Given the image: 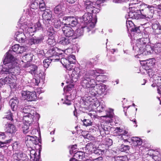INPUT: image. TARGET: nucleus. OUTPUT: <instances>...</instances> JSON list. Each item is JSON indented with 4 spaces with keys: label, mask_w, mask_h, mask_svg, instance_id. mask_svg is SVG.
<instances>
[{
    "label": "nucleus",
    "mask_w": 161,
    "mask_h": 161,
    "mask_svg": "<svg viewBox=\"0 0 161 161\" xmlns=\"http://www.w3.org/2000/svg\"><path fill=\"white\" fill-rule=\"evenodd\" d=\"M19 45L16 44L13 46L12 50H9L4 55L3 65L2 69L0 71V75L15 73L17 72V70L19 71L20 69L17 66V63L15 61V58L13 56L14 53H17L19 49Z\"/></svg>",
    "instance_id": "f257e3e1"
},
{
    "label": "nucleus",
    "mask_w": 161,
    "mask_h": 161,
    "mask_svg": "<svg viewBox=\"0 0 161 161\" xmlns=\"http://www.w3.org/2000/svg\"><path fill=\"white\" fill-rule=\"evenodd\" d=\"M104 70L99 69L96 70H92L86 73H85V71L84 70L79 71L78 73H77L74 71L71 74L72 79H71V78H70L69 79L66 80V82L68 84L72 83L75 81V79L77 80L80 78L81 75H82V77L83 78H85V76H86L89 77L90 79H95L94 78H93L92 77H95L97 75H98L97 74H103L104 73Z\"/></svg>",
    "instance_id": "f03ea898"
},
{
    "label": "nucleus",
    "mask_w": 161,
    "mask_h": 161,
    "mask_svg": "<svg viewBox=\"0 0 161 161\" xmlns=\"http://www.w3.org/2000/svg\"><path fill=\"white\" fill-rule=\"evenodd\" d=\"M150 42L148 38L143 37L137 40L136 49L137 51L138 54L147 55L151 53L153 49L149 44Z\"/></svg>",
    "instance_id": "7ed1b4c3"
},
{
    "label": "nucleus",
    "mask_w": 161,
    "mask_h": 161,
    "mask_svg": "<svg viewBox=\"0 0 161 161\" xmlns=\"http://www.w3.org/2000/svg\"><path fill=\"white\" fill-rule=\"evenodd\" d=\"M96 83L95 79H90L86 76L85 78L82 77L80 81L81 86L87 90L88 95L92 97L98 94L97 90L95 88Z\"/></svg>",
    "instance_id": "20e7f679"
},
{
    "label": "nucleus",
    "mask_w": 161,
    "mask_h": 161,
    "mask_svg": "<svg viewBox=\"0 0 161 161\" xmlns=\"http://www.w3.org/2000/svg\"><path fill=\"white\" fill-rule=\"evenodd\" d=\"M39 118V114L36 112H35L34 114H32V115L27 114L24 115L23 119L25 124L23 128V131L24 134H26L30 131V128H31L30 125L32 124V122L38 121Z\"/></svg>",
    "instance_id": "39448f33"
},
{
    "label": "nucleus",
    "mask_w": 161,
    "mask_h": 161,
    "mask_svg": "<svg viewBox=\"0 0 161 161\" xmlns=\"http://www.w3.org/2000/svg\"><path fill=\"white\" fill-rule=\"evenodd\" d=\"M151 7L150 6H148L147 8L145 9V12L142 13L141 12V14H139L136 13L132 11L130 12L128 14L126 15L125 17L127 19H138L139 17L141 18L145 19L148 21L152 17L151 11L149 8Z\"/></svg>",
    "instance_id": "423d86ee"
},
{
    "label": "nucleus",
    "mask_w": 161,
    "mask_h": 161,
    "mask_svg": "<svg viewBox=\"0 0 161 161\" xmlns=\"http://www.w3.org/2000/svg\"><path fill=\"white\" fill-rule=\"evenodd\" d=\"M96 3L92 2L89 0L86 1L85 3L86 10L87 13L97 14L100 11L99 4H100V2Z\"/></svg>",
    "instance_id": "0eeeda50"
},
{
    "label": "nucleus",
    "mask_w": 161,
    "mask_h": 161,
    "mask_svg": "<svg viewBox=\"0 0 161 161\" xmlns=\"http://www.w3.org/2000/svg\"><path fill=\"white\" fill-rule=\"evenodd\" d=\"M62 30L65 36L71 39L75 38V33L71 27L68 25H64L62 27Z\"/></svg>",
    "instance_id": "6e6552de"
},
{
    "label": "nucleus",
    "mask_w": 161,
    "mask_h": 161,
    "mask_svg": "<svg viewBox=\"0 0 161 161\" xmlns=\"http://www.w3.org/2000/svg\"><path fill=\"white\" fill-rule=\"evenodd\" d=\"M63 23L64 25H69L73 27L75 26L78 24L77 20L73 16H65L63 18Z\"/></svg>",
    "instance_id": "1a4fd4ad"
},
{
    "label": "nucleus",
    "mask_w": 161,
    "mask_h": 161,
    "mask_svg": "<svg viewBox=\"0 0 161 161\" xmlns=\"http://www.w3.org/2000/svg\"><path fill=\"white\" fill-rule=\"evenodd\" d=\"M24 98L28 99L29 101H35L37 98L36 93L35 92L22 91L21 92Z\"/></svg>",
    "instance_id": "9d476101"
},
{
    "label": "nucleus",
    "mask_w": 161,
    "mask_h": 161,
    "mask_svg": "<svg viewBox=\"0 0 161 161\" xmlns=\"http://www.w3.org/2000/svg\"><path fill=\"white\" fill-rule=\"evenodd\" d=\"M52 17V13L49 11H45L42 14V17L44 24L47 27L50 25L52 22L51 18Z\"/></svg>",
    "instance_id": "9b49d317"
},
{
    "label": "nucleus",
    "mask_w": 161,
    "mask_h": 161,
    "mask_svg": "<svg viewBox=\"0 0 161 161\" xmlns=\"http://www.w3.org/2000/svg\"><path fill=\"white\" fill-rule=\"evenodd\" d=\"M126 26L128 31L138 33L140 32V27H136L133 22L130 20H127Z\"/></svg>",
    "instance_id": "f8f14e48"
},
{
    "label": "nucleus",
    "mask_w": 161,
    "mask_h": 161,
    "mask_svg": "<svg viewBox=\"0 0 161 161\" xmlns=\"http://www.w3.org/2000/svg\"><path fill=\"white\" fill-rule=\"evenodd\" d=\"M54 13L59 18L65 15V8L61 5L56 6L53 9Z\"/></svg>",
    "instance_id": "ddd939ff"
},
{
    "label": "nucleus",
    "mask_w": 161,
    "mask_h": 161,
    "mask_svg": "<svg viewBox=\"0 0 161 161\" xmlns=\"http://www.w3.org/2000/svg\"><path fill=\"white\" fill-rule=\"evenodd\" d=\"M155 59L153 58L149 59L142 61L141 62V64L143 66L145 67L146 69H149L152 68V67L155 64Z\"/></svg>",
    "instance_id": "4468645a"
},
{
    "label": "nucleus",
    "mask_w": 161,
    "mask_h": 161,
    "mask_svg": "<svg viewBox=\"0 0 161 161\" xmlns=\"http://www.w3.org/2000/svg\"><path fill=\"white\" fill-rule=\"evenodd\" d=\"M44 39V36L41 35L39 37H32L30 38L29 40V42L30 44L31 45L38 44L41 43Z\"/></svg>",
    "instance_id": "2eb2a0df"
},
{
    "label": "nucleus",
    "mask_w": 161,
    "mask_h": 161,
    "mask_svg": "<svg viewBox=\"0 0 161 161\" xmlns=\"http://www.w3.org/2000/svg\"><path fill=\"white\" fill-rule=\"evenodd\" d=\"M153 29L152 33L154 35H158L161 33V25L158 22L153 23L152 25Z\"/></svg>",
    "instance_id": "dca6fc26"
},
{
    "label": "nucleus",
    "mask_w": 161,
    "mask_h": 161,
    "mask_svg": "<svg viewBox=\"0 0 161 161\" xmlns=\"http://www.w3.org/2000/svg\"><path fill=\"white\" fill-rule=\"evenodd\" d=\"M95 88L97 90L98 94L100 95L105 94L107 91V87L106 85L103 84H97L96 83Z\"/></svg>",
    "instance_id": "f3484780"
},
{
    "label": "nucleus",
    "mask_w": 161,
    "mask_h": 161,
    "mask_svg": "<svg viewBox=\"0 0 161 161\" xmlns=\"http://www.w3.org/2000/svg\"><path fill=\"white\" fill-rule=\"evenodd\" d=\"M72 39L67 37H61L58 39V42L59 44L63 45H67L71 44Z\"/></svg>",
    "instance_id": "a211bd4d"
},
{
    "label": "nucleus",
    "mask_w": 161,
    "mask_h": 161,
    "mask_svg": "<svg viewBox=\"0 0 161 161\" xmlns=\"http://www.w3.org/2000/svg\"><path fill=\"white\" fill-rule=\"evenodd\" d=\"M5 125L7 126L6 131L8 133L13 134L16 131L15 126L13 124H10L9 121L7 122V124Z\"/></svg>",
    "instance_id": "6ab92c4d"
},
{
    "label": "nucleus",
    "mask_w": 161,
    "mask_h": 161,
    "mask_svg": "<svg viewBox=\"0 0 161 161\" xmlns=\"http://www.w3.org/2000/svg\"><path fill=\"white\" fill-rule=\"evenodd\" d=\"M37 153L35 150H32L30 151L29 156L31 161H39L40 158V153L39 152V155L36 156Z\"/></svg>",
    "instance_id": "aec40b11"
},
{
    "label": "nucleus",
    "mask_w": 161,
    "mask_h": 161,
    "mask_svg": "<svg viewBox=\"0 0 161 161\" xmlns=\"http://www.w3.org/2000/svg\"><path fill=\"white\" fill-rule=\"evenodd\" d=\"M14 158L15 160L19 161H27L28 158H27L28 157L25 154L19 153H15L14 155Z\"/></svg>",
    "instance_id": "412c9836"
},
{
    "label": "nucleus",
    "mask_w": 161,
    "mask_h": 161,
    "mask_svg": "<svg viewBox=\"0 0 161 161\" xmlns=\"http://www.w3.org/2000/svg\"><path fill=\"white\" fill-rule=\"evenodd\" d=\"M14 37L17 41L20 43L24 42L25 38V36L22 32H17L14 35Z\"/></svg>",
    "instance_id": "4be33fe9"
},
{
    "label": "nucleus",
    "mask_w": 161,
    "mask_h": 161,
    "mask_svg": "<svg viewBox=\"0 0 161 161\" xmlns=\"http://www.w3.org/2000/svg\"><path fill=\"white\" fill-rule=\"evenodd\" d=\"M19 103V100L17 98H12L9 101V104L12 111H14L16 110Z\"/></svg>",
    "instance_id": "5701e85b"
},
{
    "label": "nucleus",
    "mask_w": 161,
    "mask_h": 161,
    "mask_svg": "<svg viewBox=\"0 0 161 161\" xmlns=\"http://www.w3.org/2000/svg\"><path fill=\"white\" fill-rule=\"evenodd\" d=\"M13 78L11 76H8L5 77L4 78L0 79V87H1L3 85L5 84L11 83L13 82Z\"/></svg>",
    "instance_id": "b1692460"
},
{
    "label": "nucleus",
    "mask_w": 161,
    "mask_h": 161,
    "mask_svg": "<svg viewBox=\"0 0 161 161\" xmlns=\"http://www.w3.org/2000/svg\"><path fill=\"white\" fill-rule=\"evenodd\" d=\"M68 58L69 60L67 62L69 64L66 62V65L68 69L71 70L73 69L72 67H73V65L72 64H74V63L75 62L73 61V60H75V56L74 55H71L69 56Z\"/></svg>",
    "instance_id": "393cba45"
},
{
    "label": "nucleus",
    "mask_w": 161,
    "mask_h": 161,
    "mask_svg": "<svg viewBox=\"0 0 161 161\" xmlns=\"http://www.w3.org/2000/svg\"><path fill=\"white\" fill-rule=\"evenodd\" d=\"M57 49V48L53 47L48 50V53L49 58L53 57L54 58H56V57L62 54V53H59L56 52V49Z\"/></svg>",
    "instance_id": "a878e982"
},
{
    "label": "nucleus",
    "mask_w": 161,
    "mask_h": 161,
    "mask_svg": "<svg viewBox=\"0 0 161 161\" xmlns=\"http://www.w3.org/2000/svg\"><path fill=\"white\" fill-rule=\"evenodd\" d=\"M22 111L25 114V115L27 114L32 115V114H34L35 112H36L33 109V108L31 106L25 107L22 109Z\"/></svg>",
    "instance_id": "bb28decb"
},
{
    "label": "nucleus",
    "mask_w": 161,
    "mask_h": 161,
    "mask_svg": "<svg viewBox=\"0 0 161 161\" xmlns=\"http://www.w3.org/2000/svg\"><path fill=\"white\" fill-rule=\"evenodd\" d=\"M150 156L155 161H161V154L158 151H153Z\"/></svg>",
    "instance_id": "cd10ccee"
},
{
    "label": "nucleus",
    "mask_w": 161,
    "mask_h": 161,
    "mask_svg": "<svg viewBox=\"0 0 161 161\" xmlns=\"http://www.w3.org/2000/svg\"><path fill=\"white\" fill-rule=\"evenodd\" d=\"M97 21V19L95 18L94 19L92 20V21H89L88 23L85 24V25H86L88 32H89L94 27Z\"/></svg>",
    "instance_id": "c85d7f7f"
},
{
    "label": "nucleus",
    "mask_w": 161,
    "mask_h": 161,
    "mask_svg": "<svg viewBox=\"0 0 161 161\" xmlns=\"http://www.w3.org/2000/svg\"><path fill=\"white\" fill-rule=\"evenodd\" d=\"M92 14L91 13H86L82 16V22L85 24L88 23L89 21H92Z\"/></svg>",
    "instance_id": "c756f323"
},
{
    "label": "nucleus",
    "mask_w": 161,
    "mask_h": 161,
    "mask_svg": "<svg viewBox=\"0 0 161 161\" xmlns=\"http://www.w3.org/2000/svg\"><path fill=\"white\" fill-rule=\"evenodd\" d=\"M24 31L25 32L27 36L29 35L30 36H32L34 35L33 33L36 31V30L35 29L33 26H32L26 27Z\"/></svg>",
    "instance_id": "7c9ffc66"
},
{
    "label": "nucleus",
    "mask_w": 161,
    "mask_h": 161,
    "mask_svg": "<svg viewBox=\"0 0 161 161\" xmlns=\"http://www.w3.org/2000/svg\"><path fill=\"white\" fill-rule=\"evenodd\" d=\"M4 119L3 123L5 124L7 120L11 121L13 120V115L10 110L5 113V115L3 118Z\"/></svg>",
    "instance_id": "2f4dec72"
},
{
    "label": "nucleus",
    "mask_w": 161,
    "mask_h": 161,
    "mask_svg": "<svg viewBox=\"0 0 161 161\" xmlns=\"http://www.w3.org/2000/svg\"><path fill=\"white\" fill-rule=\"evenodd\" d=\"M33 55L30 53L26 54L22 57V61L24 62H30L32 59Z\"/></svg>",
    "instance_id": "473e14b6"
},
{
    "label": "nucleus",
    "mask_w": 161,
    "mask_h": 161,
    "mask_svg": "<svg viewBox=\"0 0 161 161\" xmlns=\"http://www.w3.org/2000/svg\"><path fill=\"white\" fill-rule=\"evenodd\" d=\"M152 51H154L157 54H159L161 52V43H157L155 44Z\"/></svg>",
    "instance_id": "72a5a7b5"
},
{
    "label": "nucleus",
    "mask_w": 161,
    "mask_h": 161,
    "mask_svg": "<svg viewBox=\"0 0 161 161\" xmlns=\"http://www.w3.org/2000/svg\"><path fill=\"white\" fill-rule=\"evenodd\" d=\"M147 72V73L149 76L150 77L153 78L154 79H155V76H157L158 75H156L157 71V69H149Z\"/></svg>",
    "instance_id": "f704fd0d"
},
{
    "label": "nucleus",
    "mask_w": 161,
    "mask_h": 161,
    "mask_svg": "<svg viewBox=\"0 0 161 161\" xmlns=\"http://www.w3.org/2000/svg\"><path fill=\"white\" fill-rule=\"evenodd\" d=\"M29 69L30 70L29 71V73L32 75H36L37 74V67L35 65H31L29 66Z\"/></svg>",
    "instance_id": "c9c22d12"
},
{
    "label": "nucleus",
    "mask_w": 161,
    "mask_h": 161,
    "mask_svg": "<svg viewBox=\"0 0 161 161\" xmlns=\"http://www.w3.org/2000/svg\"><path fill=\"white\" fill-rule=\"evenodd\" d=\"M131 141L136 146H140L142 143V139L137 137H133L131 138Z\"/></svg>",
    "instance_id": "e433bc0d"
},
{
    "label": "nucleus",
    "mask_w": 161,
    "mask_h": 161,
    "mask_svg": "<svg viewBox=\"0 0 161 161\" xmlns=\"http://www.w3.org/2000/svg\"><path fill=\"white\" fill-rule=\"evenodd\" d=\"M74 158L77 159L81 160L84 157V154L82 152L78 151L74 153Z\"/></svg>",
    "instance_id": "4c0bfd02"
},
{
    "label": "nucleus",
    "mask_w": 161,
    "mask_h": 161,
    "mask_svg": "<svg viewBox=\"0 0 161 161\" xmlns=\"http://www.w3.org/2000/svg\"><path fill=\"white\" fill-rule=\"evenodd\" d=\"M150 29L149 27L145 28L143 31L142 33V37L148 38L149 41L150 39L149 37V36L150 35V34L149 32Z\"/></svg>",
    "instance_id": "58836bf2"
},
{
    "label": "nucleus",
    "mask_w": 161,
    "mask_h": 161,
    "mask_svg": "<svg viewBox=\"0 0 161 161\" xmlns=\"http://www.w3.org/2000/svg\"><path fill=\"white\" fill-rule=\"evenodd\" d=\"M106 106L104 102L102 101L99 103V106L97 107V109L100 112L106 110Z\"/></svg>",
    "instance_id": "ea45409f"
},
{
    "label": "nucleus",
    "mask_w": 161,
    "mask_h": 161,
    "mask_svg": "<svg viewBox=\"0 0 161 161\" xmlns=\"http://www.w3.org/2000/svg\"><path fill=\"white\" fill-rule=\"evenodd\" d=\"M47 43L51 46H55L56 44V42L54 36L48 37L47 41Z\"/></svg>",
    "instance_id": "a19ab883"
},
{
    "label": "nucleus",
    "mask_w": 161,
    "mask_h": 161,
    "mask_svg": "<svg viewBox=\"0 0 161 161\" xmlns=\"http://www.w3.org/2000/svg\"><path fill=\"white\" fill-rule=\"evenodd\" d=\"M127 157L125 156L113 157L112 161H127Z\"/></svg>",
    "instance_id": "79ce46f5"
},
{
    "label": "nucleus",
    "mask_w": 161,
    "mask_h": 161,
    "mask_svg": "<svg viewBox=\"0 0 161 161\" xmlns=\"http://www.w3.org/2000/svg\"><path fill=\"white\" fill-rule=\"evenodd\" d=\"M75 32V38H77L83 35L84 33L83 29V28H78Z\"/></svg>",
    "instance_id": "37998d69"
},
{
    "label": "nucleus",
    "mask_w": 161,
    "mask_h": 161,
    "mask_svg": "<svg viewBox=\"0 0 161 161\" xmlns=\"http://www.w3.org/2000/svg\"><path fill=\"white\" fill-rule=\"evenodd\" d=\"M52 59H52L49 58H47L45 59L43 61L44 67L46 68H47L51 63Z\"/></svg>",
    "instance_id": "c03bdc74"
},
{
    "label": "nucleus",
    "mask_w": 161,
    "mask_h": 161,
    "mask_svg": "<svg viewBox=\"0 0 161 161\" xmlns=\"http://www.w3.org/2000/svg\"><path fill=\"white\" fill-rule=\"evenodd\" d=\"M45 69L43 67H42L40 69L39 71L37 70V74H36L37 75H38L39 77L41 78L42 79L43 78L45 77Z\"/></svg>",
    "instance_id": "a18cd8bd"
},
{
    "label": "nucleus",
    "mask_w": 161,
    "mask_h": 161,
    "mask_svg": "<svg viewBox=\"0 0 161 161\" xmlns=\"http://www.w3.org/2000/svg\"><path fill=\"white\" fill-rule=\"evenodd\" d=\"M154 82L156 84L157 87L161 86V76H155Z\"/></svg>",
    "instance_id": "49530a36"
},
{
    "label": "nucleus",
    "mask_w": 161,
    "mask_h": 161,
    "mask_svg": "<svg viewBox=\"0 0 161 161\" xmlns=\"http://www.w3.org/2000/svg\"><path fill=\"white\" fill-rule=\"evenodd\" d=\"M71 96V95H67L65 97V100L64 103L67 105H69L71 104V100H72V98Z\"/></svg>",
    "instance_id": "de8ad7c7"
},
{
    "label": "nucleus",
    "mask_w": 161,
    "mask_h": 161,
    "mask_svg": "<svg viewBox=\"0 0 161 161\" xmlns=\"http://www.w3.org/2000/svg\"><path fill=\"white\" fill-rule=\"evenodd\" d=\"M95 79L97 81L102 82L106 79V76L103 75H99L96 76Z\"/></svg>",
    "instance_id": "09e8293b"
},
{
    "label": "nucleus",
    "mask_w": 161,
    "mask_h": 161,
    "mask_svg": "<svg viewBox=\"0 0 161 161\" xmlns=\"http://www.w3.org/2000/svg\"><path fill=\"white\" fill-rule=\"evenodd\" d=\"M33 26L35 29L36 30V31L37 30H39L42 29V25L39 21H38L35 24L33 25Z\"/></svg>",
    "instance_id": "8fccbe9b"
},
{
    "label": "nucleus",
    "mask_w": 161,
    "mask_h": 161,
    "mask_svg": "<svg viewBox=\"0 0 161 161\" xmlns=\"http://www.w3.org/2000/svg\"><path fill=\"white\" fill-rule=\"evenodd\" d=\"M55 32L53 28L52 27H50L47 30V34L48 37L51 36H53V35L54 34Z\"/></svg>",
    "instance_id": "3c124183"
},
{
    "label": "nucleus",
    "mask_w": 161,
    "mask_h": 161,
    "mask_svg": "<svg viewBox=\"0 0 161 161\" xmlns=\"http://www.w3.org/2000/svg\"><path fill=\"white\" fill-rule=\"evenodd\" d=\"M27 47L26 46H20L19 45V49L18 50L17 53L19 54L22 53L24 52L25 51Z\"/></svg>",
    "instance_id": "603ef678"
},
{
    "label": "nucleus",
    "mask_w": 161,
    "mask_h": 161,
    "mask_svg": "<svg viewBox=\"0 0 161 161\" xmlns=\"http://www.w3.org/2000/svg\"><path fill=\"white\" fill-rule=\"evenodd\" d=\"M38 7L41 11H43L45 10V5L43 1L39 2Z\"/></svg>",
    "instance_id": "864d4df0"
},
{
    "label": "nucleus",
    "mask_w": 161,
    "mask_h": 161,
    "mask_svg": "<svg viewBox=\"0 0 161 161\" xmlns=\"http://www.w3.org/2000/svg\"><path fill=\"white\" fill-rule=\"evenodd\" d=\"M61 22L60 20H55L54 21V27L57 29H59L61 26Z\"/></svg>",
    "instance_id": "5fc2aeb1"
},
{
    "label": "nucleus",
    "mask_w": 161,
    "mask_h": 161,
    "mask_svg": "<svg viewBox=\"0 0 161 161\" xmlns=\"http://www.w3.org/2000/svg\"><path fill=\"white\" fill-rule=\"evenodd\" d=\"M86 148L89 151H92L94 149L93 145L92 143H88L86 146Z\"/></svg>",
    "instance_id": "6e6d98bb"
},
{
    "label": "nucleus",
    "mask_w": 161,
    "mask_h": 161,
    "mask_svg": "<svg viewBox=\"0 0 161 161\" xmlns=\"http://www.w3.org/2000/svg\"><path fill=\"white\" fill-rule=\"evenodd\" d=\"M82 121L83 125L86 126L92 125V122L89 119H84L82 120Z\"/></svg>",
    "instance_id": "4d7b16f0"
},
{
    "label": "nucleus",
    "mask_w": 161,
    "mask_h": 161,
    "mask_svg": "<svg viewBox=\"0 0 161 161\" xmlns=\"http://www.w3.org/2000/svg\"><path fill=\"white\" fill-rule=\"evenodd\" d=\"M114 115L113 109H109L107 113L106 116L110 118H111L113 117Z\"/></svg>",
    "instance_id": "13d9d810"
},
{
    "label": "nucleus",
    "mask_w": 161,
    "mask_h": 161,
    "mask_svg": "<svg viewBox=\"0 0 161 161\" xmlns=\"http://www.w3.org/2000/svg\"><path fill=\"white\" fill-rule=\"evenodd\" d=\"M39 50V49H36V51H37V56L39 58H42L44 55V52L42 50H39Z\"/></svg>",
    "instance_id": "bf43d9fd"
},
{
    "label": "nucleus",
    "mask_w": 161,
    "mask_h": 161,
    "mask_svg": "<svg viewBox=\"0 0 161 161\" xmlns=\"http://www.w3.org/2000/svg\"><path fill=\"white\" fill-rule=\"evenodd\" d=\"M73 87L74 85L73 84H69L68 85H67L66 87H65L64 88V92L69 91Z\"/></svg>",
    "instance_id": "052dcab7"
},
{
    "label": "nucleus",
    "mask_w": 161,
    "mask_h": 161,
    "mask_svg": "<svg viewBox=\"0 0 161 161\" xmlns=\"http://www.w3.org/2000/svg\"><path fill=\"white\" fill-rule=\"evenodd\" d=\"M38 7V3L36 1L32 3L31 5V8L33 9H37Z\"/></svg>",
    "instance_id": "680f3d73"
},
{
    "label": "nucleus",
    "mask_w": 161,
    "mask_h": 161,
    "mask_svg": "<svg viewBox=\"0 0 161 161\" xmlns=\"http://www.w3.org/2000/svg\"><path fill=\"white\" fill-rule=\"evenodd\" d=\"M129 149V146L128 145H122L120 148V150L121 152H125Z\"/></svg>",
    "instance_id": "e2e57ef3"
},
{
    "label": "nucleus",
    "mask_w": 161,
    "mask_h": 161,
    "mask_svg": "<svg viewBox=\"0 0 161 161\" xmlns=\"http://www.w3.org/2000/svg\"><path fill=\"white\" fill-rule=\"evenodd\" d=\"M36 136H30L29 135H28L27 137H26V139H27V141H31L32 143L36 139Z\"/></svg>",
    "instance_id": "0e129e2a"
},
{
    "label": "nucleus",
    "mask_w": 161,
    "mask_h": 161,
    "mask_svg": "<svg viewBox=\"0 0 161 161\" xmlns=\"http://www.w3.org/2000/svg\"><path fill=\"white\" fill-rule=\"evenodd\" d=\"M101 127L106 132V134H108V131L110 129V127L108 126L107 125H102Z\"/></svg>",
    "instance_id": "69168bd1"
},
{
    "label": "nucleus",
    "mask_w": 161,
    "mask_h": 161,
    "mask_svg": "<svg viewBox=\"0 0 161 161\" xmlns=\"http://www.w3.org/2000/svg\"><path fill=\"white\" fill-rule=\"evenodd\" d=\"M15 81V80L13 78V82L11 83H9L10 84V86L11 88L16 89L17 88L16 84L14 83Z\"/></svg>",
    "instance_id": "338daca9"
},
{
    "label": "nucleus",
    "mask_w": 161,
    "mask_h": 161,
    "mask_svg": "<svg viewBox=\"0 0 161 161\" xmlns=\"http://www.w3.org/2000/svg\"><path fill=\"white\" fill-rule=\"evenodd\" d=\"M99 130L100 133L102 136H104L105 135L107 134H106V132L104 130V129H103L101 126H100L99 128Z\"/></svg>",
    "instance_id": "774afa93"
}]
</instances>
